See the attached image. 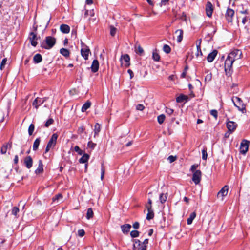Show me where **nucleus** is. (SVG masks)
<instances>
[{
	"label": "nucleus",
	"instance_id": "45",
	"mask_svg": "<svg viewBox=\"0 0 250 250\" xmlns=\"http://www.w3.org/2000/svg\"><path fill=\"white\" fill-rule=\"evenodd\" d=\"M130 235L132 238L137 237L139 235V232L137 230H132L130 232Z\"/></svg>",
	"mask_w": 250,
	"mask_h": 250
},
{
	"label": "nucleus",
	"instance_id": "10",
	"mask_svg": "<svg viewBox=\"0 0 250 250\" xmlns=\"http://www.w3.org/2000/svg\"><path fill=\"white\" fill-rule=\"evenodd\" d=\"M234 15V11L230 8H228L225 14V17L228 22L231 23L232 22Z\"/></svg>",
	"mask_w": 250,
	"mask_h": 250
},
{
	"label": "nucleus",
	"instance_id": "18",
	"mask_svg": "<svg viewBox=\"0 0 250 250\" xmlns=\"http://www.w3.org/2000/svg\"><path fill=\"white\" fill-rule=\"evenodd\" d=\"M99 66V63L97 60H93L91 66V71L93 73H95L98 71Z\"/></svg>",
	"mask_w": 250,
	"mask_h": 250
},
{
	"label": "nucleus",
	"instance_id": "56",
	"mask_svg": "<svg viewBox=\"0 0 250 250\" xmlns=\"http://www.w3.org/2000/svg\"><path fill=\"white\" fill-rule=\"evenodd\" d=\"M144 108L145 107L143 104H139L136 106V109L138 110L142 111Z\"/></svg>",
	"mask_w": 250,
	"mask_h": 250
},
{
	"label": "nucleus",
	"instance_id": "55",
	"mask_svg": "<svg viewBox=\"0 0 250 250\" xmlns=\"http://www.w3.org/2000/svg\"><path fill=\"white\" fill-rule=\"evenodd\" d=\"M211 78H212V75L211 73H209V74H207L206 76V77L205 78V81L209 82L211 80Z\"/></svg>",
	"mask_w": 250,
	"mask_h": 250
},
{
	"label": "nucleus",
	"instance_id": "28",
	"mask_svg": "<svg viewBox=\"0 0 250 250\" xmlns=\"http://www.w3.org/2000/svg\"><path fill=\"white\" fill-rule=\"evenodd\" d=\"M100 130H101V126H100V124H99L98 123H96L95 125L94 129V137H96V136L98 135V133L100 132Z\"/></svg>",
	"mask_w": 250,
	"mask_h": 250
},
{
	"label": "nucleus",
	"instance_id": "23",
	"mask_svg": "<svg viewBox=\"0 0 250 250\" xmlns=\"http://www.w3.org/2000/svg\"><path fill=\"white\" fill-rule=\"evenodd\" d=\"M62 200V195L61 194L56 195L53 198V202L56 203L61 202Z\"/></svg>",
	"mask_w": 250,
	"mask_h": 250
},
{
	"label": "nucleus",
	"instance_id": "34",
	"mask_svg": "<svg viewBox=\"0 0 250 250\" xmlns=\"http://www.w3.org/2000/svg\"><path fill=\"white\" fill-rule=\"evenodd\" d=\"M93 211L91 208H89L87 209V213H86V218L87 219H90L93 217Z\"/></svg>",
	"mask_w": 250,
	"mask_h": 250
},
{
	"label": "nucleus",
	"instance_id": "22",
	"mask_svg": "<svg viewBox=\"0 0 250 250\" xmlns=\"http://www.w3.org/2000/svg\"><path fill=\"white\" fill-rule=\"evenodd\" d=\"M43 164L42 163V161L41 160H40L39 161V166L38 168L35 170V173L37 174L41 173L43 172Z\"/></svg>",
	"mask_w": 250,
	"mask_h": 250
},
{
	"label": "nucleus",
	"instance_id": "58",
	"mask_svg": "<svg viewBox=\"0 0 250 250\" xmlns=\"http://www.w3.org/2000/svg\"><path fill=\"white\" fill-rule=\"evenodd\" d=\"M78 235L80 237H83L85 234V232L83 229H80L78 231Z\"/></svg>",
	"mask_w": 250,
	"mask_h": 250
},
{
	"label": "nucleus",
	"instance_id": "8",
	"mask_svg": "<svg viewBox=\"0 0 250 250\" xmlns=\"http://www.w3.org/2000/svg\"><path fill=\"white\" fill-rule=\"evenodd\" d=\"M228 190L229 186L228 185L224 186L218 192L217 198H220L221 200H223L224 197L227 195Z\"/></svg>",
	"mask_w": 250,
	"mask_h": 250
},
{
	"label": "nucleus",
	"instance_id": "16",
	"mask_svg": "<svg viewBox=\"0 0 250 250\" xmlns=\"http://www.w3.org/2000/svg\"><path fill=\"white\" fill-rule=\"evenodd\" d=\"M218 51L216 50H214L212 52L210 53L207 56V61L208 62H211L213 61L216 57Z\"/></svg>",
	"mask_w": 250,
	"mask_h": 250
},
{
	"label": "nucleus",
	"instance_id": "24",
	"mask_svg": "<svg viewBox=\"0 0 250 250\" xmlns=\"http://www.w3.org/2000/svg\"><path fill=\"white\" fill-rule=\"evenodd\" d=\"M42 61V55L40 54H36L33 57V61L35 63H38Z\"/></svg>",
	"mask_w": 250,
	"mask_h": 250
},
{
	"label": "nucleus",
	"instance_id": "25",
	"mask_svg": "<svg viewBox=\"0 0 250 250\" xmlns=\"http://www.w3.org/2000/svg\"><path fill=\"white\" fill-rule=\"evenodd\" d=\"M196 214L195 212H192L189 216V217L187 219V224L190 225L192 223L193 220L196 217Z\"/></svg>",
	"mask_w": 250,
	"mask_h": 250
},
{
	"label": "nucleus",
	"instance_id": "36",
	"mask_svg": "<svg viewBox=\"0 0 250 250\" xmlns=\"http://www.w3.org/2000/svg\"><path fill=\"white\" fill-rule=\"evenodd\" d=\"M152 58L155 61H159L160 59L159 54L156 52H153L152 54Z\"/></svg>",
	"mask_w": 250,
	"mask_h": 250
},
{
	"label": "nucleus",
	"instance_id": "38",
	"mask_svg": "<svg viewBox=\"0 0 250 250\" xmlns=\"http://www.w3.org/2000/svg\"><path fill=\"white\" fill-rule=\"evenodd\" d=\"M117 29L113 25L110 26V34L112 36H114L116 34Z\"/></svg>",
	"mask_w": 250,
	"mask_h": 250
},
{
	"label": "nucleus",
	"instance_id": "14",
	"mask_svg": "<svg viewBox=\"0 0 250 250\" xmlns=\"http://www.w3.org/2000/svg\"><path fill=\"white\" fill-rule=\"evenodd\" d=\"M120 61L122 64H123V61L125 62V66L128 67L130 65V57L128 54H125L124 55H122L120 58Z\"/></svg>",
	"mask_w": 250,
	"mask_h": 250
},
{
	"label": "nucleus",
	"instance_id": "61",
	"mask_svg": "<svg viewBox=\"0 0 250 250\" xmlns=\"http://www.w3.org/2000/svg\"><path fill=\"white\" fill-rule=\"evenodd\" d=\"M148 243V239H145L144 242H143V245L144 246H142V247H145L146 248Z\"/></svg>",
	"mask_w": 250,
	"mask_h": 250
},
{
	"label": "nucleus",
	"instance_id": "42",
	"mask_svg": "<svg viewBox=\"0 0 250 250\" xmlns=\"http://www.w3.org/2000/svg\"><path fill=\"white\" fill-rule=\"evenodd\" d=\"M187 98V96L184 95H181L177 98L176 101L177 102L180 103L186 100Z\"/></svg>",
	"mask_w": 250,
	"mask_h": 250
},
{
	"label": "nucleus",
	"instance_id": "48",
	"mask_svg": "<svg viewBox=\"0 0 250 250\" xmlns=\"http://www.w3.org/2000/svg\"><path fill=\"white\" fill-rule=\"evenodd\" d=\"M199 167L198 164H194L192 165L190 168V171H191L192 173L194 172V171H196V169Z\"/></svg>",
	"mask_w": 250,
	"mask_h": 250
},
{
	"label": "nucleus",
	"instance_id": "62",
	"mask_svg": "<svg viewBox=\"0 0 250 250\" xmlns=\"http://www.w3.org/2000/svg\"><path fill=\"white\" fill-rule=\"evenodd\" d=\"M127 72H128V73L130 75V79H131L133 77V76H134V74H133V71L131 69H128L127 70Z\"/></svg>",
	"mask_w": 250,
	"mask_h": 250
},
{
	"label": "nucleus",
	"instance_id": "54",
	"mask_svg": "<svg viewBox=\"0 0 250 250\" xmlns=\"http://www.w3.org/2000/svg\"><path fill=\"white\" fill-rule=\"evenodd\" d=\"M173 110L170 108L166 107V112L169 115H171L173 113Z\"/></svg>",
	"mask_w": 250,
	"mask_h": 250
},
{
	"label": "nucleus",
	"instance_id": "12",
	"mask_svg": "<svg viewBox=\"0 0 250 250\" xmlns=\"http://www.w3.org/2000/svg\"><path fill=\"white\" fill-rule=\"evenodd\" d=\"M226 125L229 131L233 132L235 130L237 126V124L234 122L228 121L227 122Z\"/></svg>",
	"mask_w": 250,
	"mask_h": 250
},
{
	"label": "nucleus",
	"instance_id": "4",
	"mask_svg": "<svg viewBox=\"0 0 250 250\" xmlns=\"http://www.w3.org/2000/svg\"><path fill=\"white\" fill-rule=\"evenodd\" d=\"M58 137V135L57 133L53 134L47 144L45 153L48 152L51 148H53L55 146Z\"/></svg>",
	"mask_w": 250,
	"mask_h": 250
},
{
	"label": "nucleus",
	"instance_id": "49",
	"mask_svg": "<svg viewBox=\"0 0 250 250\" xmlns=\"http://www.w3.org/2000/svg\"><path fill=\"white\" fill-rule=\"evenodd\" d=\"M105 173V169L104 167V164H102L101 165V179L102 180L104 179V175Z\"/></svg>",
	"mask_w": 250,
	"mask_h": 250
},
{
	"label": "nucleus",
	"instance_id": "53",
	"mask_svg": "<svg viewBox=\"0 0 250 250\" xmlns=\"http://www.w3.org/2000/svg\"><path fill=\"white\" fill-rule=\"evenodd\" d=\"M177 159V157L176 156H173L172 155H170L169 156L168 158H167V160L169 162V163H171L173 162H174Z\"/></svg>",
	"mask_w": 250,
	"mask_h": 250
},
{
	"label": "nucleus",
	"instance_id": "60",
	"mask_svg": "<svg viewBox=\"0 0 250 250\" xmlns=\"http://www.w3.org/2000/svg\"><path fill=\"white\" fill-rule=\"evenodd\" d=\"M139 223L138 222H135L133 224V227L135 229H138L139 228Z\"/></svg>",
	"mask_w": 250,
	"mask_h": 250
},
{
	"label": "nucleus",
	"instance_id": "9",
	"mask_svg": "<svg viewBox=\"0 0 250 250\" xmlns=\"http://www.w3.org/2000/svg\"><path fill=\"white\" fill-rule=\"evenodd\" d=\"M249 142L247 140H243L240 146V152L242 154H245L248 150Z\"/></svg>",
	"mask_w": 250,
	"mask_h": 250
},
{
	"label": "nucleus",
	"instance_id": "59",
	"mask_svg": "<svg viewBox=\"0 0 250 250\" xmlns=\"http://www.w3.org/2000/svg\"><path fill=\"white\" fill-rule=\"evenodd\" d=\"M84 130V127L81 126V127L78 128V132L79 134H82V133H83V132Z\"/></svg>",
	"mask_w": 250,
	"mask_h": 250
},
{
	"label": "nucleus",
	"instance_id": "63",
	"mask_svg": "<svg viewBox=\"0 0 250 250\" xmlns=\"http://www.w3.org/2000/svg\"><path fill=\"white\" fill-rule=\"evenodd\" d=\"M146 207L147 210H153L152 208V204H146Z\"/></svg>",
	"mask_w": 250,
	"mask_h": 250
},
{
	"label": "nucleus",
	"instance_id": "5",
	"mask_svg": "<svg viewBox=\"0 0 250 250\" xmlns=\"http://www.w3.org/2000/svg\"><path fill=\"white\" fill-rule=\"evenodd\" d=\"M242 55V53L240 50L234 49L228 54V57L234 62L240 59L241 58Z\"/></svg>",
	"mask_w": 250,
	"mask_h": 250
},
{
	"label": "nucleus",
	"instance_id": "11",
	"mask_svg": "<svg viewBox=\"0 0 250 250\" xmlns=\"http://www.w3.org/2000/svg\"><path fill=\"white\" fill-rule=\"evenodd\" d=\"M28 39L30 41L31 44L33 46H36V45L38 44V42L37 35L35 33H34L33 32H30L28 37Z\"/></svg>",
	"mask_w": 250,
	"mask_h": 250
},
{
	"label": "nucleus",
	"instance_id": "57",
	"mask_svg": "<svg viewBox=\"0 0 250 250\" xmlns=\"http://www.w3.org/2000/svg\"><path fill=\"white\" fill-rule=\"evenodd\" d=\"M136 51L137 53L140 54H142L144 52V50L140 46H138L137 47Z\"/></svg>",
	"mask_w": 250,
	"mask_h": 250
},
{
	"label": "nucleus",
	"instance_id": "2",
	"mask_svg": "<svg viewBox=\"0 0 250 250\" xmlns=\"http://www.w3.org/2000/svg\"><path fill=\"white\" fill-rule=\"evenodd\" d=\"M232 101L234 105L239 111H241L243 113H246V106L241 98L238 97H233L232 98Z\"/></svg>",
	"mask_w": 250,
	"mask_h": 250
},
{
	"label": "nucleus",
	"instance_id": "30",
	"mask_svg": "<svg viewBox=\"0 0 250 250\" xmlns=\"http://www.w3.org/2000/svg\"><path fill=\"white\" fill-rule=\"evenodd\" d=\"M60 53L65 57H68L70 55L69 51L66 48H62L60 49Z\"/></svg>",
	"mask_w": 250,
	"mask_h": 250
},
{
	"label": "nucleus",
	"instance_id": "32",
	"mask_svg": "<svg viewBox=\"0 0 250 250\" xmlns=\"http://www.w3.org/2000/svg\"><path fill=\"white\" fill-rule=\"evenodd\" d=\"M20 210L19 208L17 207H14L12 208L11 210V213L12 215L15 216V218H18V213L19 212Z\"/></svg>",
	"mask_w": 250,
	"mask_h": 250
},
{
	"label": "nucleus",
	"instance_id": "37",
	"mask_svg": "<svg viewBox=\"0 0 250 250\" xmlns=\"http://www.w3.org/2000/svg\"><path fill=\"white\" fill-rule=\"evenodd\" d=\"M165 116L164 114H161L157 117L158 122L160 124H162L165 121Z\"/></svg>",
	"mask_w": 250,
	"mask_h": 250
},
{
	"label": "nucleus",
	"instance_id": "26",
	"mask_svg": "<svg viewBox=\"0 0 250 250\" xmlns=\"http://www.w3.org/2000/svg\"><path fill=\"white\" fill-rule=\"evenodd\" d=\"M91 104V102L89 101H87L83 105V106L82 107L81 111L83 112H85L87 109H88L90 107Z\"/></svg>",
	"mask_w": 250,
	"mask_h": 250
},
{
	"label": "nucleus",
	"instance_id": "52",
	"mask_svg": "<svg viewBox=\"0 0 250 250\" xmlns=\"http://www.w3.org/2000/svg\"><path fill=\"white\" fill-rule=\"evenodd\" d=\"M74 150L75 152H77L79 155H82L83 151L80 149V147L76 146L74 147Z\"/></svg>",
	"mask_w": 250,
	"mask_h": 250
},
{
	"label": "nucleus",
	"instance_id": "33",
	"mask_svg": "<svg viewBox=\"0 0 250 250\" xmlns=\"http://www.w3.org/2000/svg\"><path fill=\"white\" fill-rule=\"evenodd\" d=\"M94 15V13L93 10H86L84 14V18H88V16H90L91 17H93Z\"/></svg>",
	"mask_w": 250,
	"mask_h": 250
},
{
	"label": "nucleus",
	"instance_id": "50",
	"mask_svg": "<svg viewBox=\"0 0 250 250\" xmlns=\"http://www.w3.org/2000/svg\"><path fill=\"white\" fill-rule=\"evenodd\" d=\"M210 114L213 116L216 119L218 117V112L216 110L213 109L210 111Z\"/></svg>",
	"mask_w": 250,
	"mask_h": 250
},
{
	"label": "nucleus",
	"instance_id": "6",
	"mask_svg": "<svg viewBox=\"0 0 250 250\" xmlns=\"http://www.w3.org/2000/svg\"><path fill=\"white\" fill-rule=\"evenodd\" d=\"M202 172L200 170H196L193 173L192 180L195 185H198L201 182Z\"/></svg>",
	"mask_w": 250,
	"mask_h": 250
},
{
	"label": "nucleus",
	"instance_id": "46",
	"mask_svg": "<svg viewBox=\"0 0 250 250\" xmlns=\"http://www.w3.org/2000/svg\"><path fill=\"white\" fill-rule=\"evenodd\" d=\"M7 58H4L0 63V69L2 70L5 67V65L7 62Z\"/></svg>",
	"mask_w": 250,
	"mask_h": 250
},
{
	"label": "nucleus",
	"instance_id": "43",
	"mask_svg": "<svg viewBox=\"0 0 250 250\" xmlns=\"http://www.w3.org/2000/svg\"><path fill=\"white\" fill-rule=\"evenodd\" d=\"M34 125L33 124H30L28 128V134L30 136L32 135L34 130Z\"/></svg>",
	"mask_w": 250,
	"mask_h": 250
},
{
	"label": "nucleus",
	"instance_id": "20",
	"mask_svg": "<svg viewBox=\"0 0 250 250\" xmlns=\"http://www.w3.org/2000/svg\"><path fill=\"white\" fill-rule=\"evenodd\" d=\"M131 228V226L128 224H125L121 226L122 231L124 234L127 233L129 231Z\"/></svg>",
	"mask_w": 250,
	"mask_h": 250
},
{
	"label": "nucleus",
	"instance_id": "31",
	"mask_svg": "<svg viewBox=\"0 0 250 250\" xmlns=\"http://www.w3.org/2000/svg\"><path fill=\"white\" fill-rule=\"evenodd\" d=\"M40 139L39 138H37L35 140V141L33 143V150L36 151L38 149V147L40 145Z\"/></svg>",
	"mask_w": 250,
	"mask_h": 250
},
{
	"label": "nucleus",
	"instance_id": "41",
	"mask_svg": "<svg viewBox=\"0 0 250 250\" xmlns=\"http://www.w3.org/2000/svg\"><path fill=\"white\" fill-rule=\"evenodd\" d=\"M96 146V144L92 142L91 141H89L87 144V147L91 149H94Z\"/></svg>",
	"mask_w": 250,
	"mask_h": 250
},
{
	"label": "nucleus",
	"instance_id": "13",
	"mask_svg": "<svg viewBox=\"0 0 250 250\" xmlns=\"http://www.w3.org/2000/svg\"><path fill=\"white\" fill-rule=\"evenodd\" d=\"M213 11V5L211 3L208 1L206 5V13L207 16L211 17Z\"/></svg>",
	"mask_w": 250,
	"mask_h": 250
},
{
	"label": "nucleus",
	"instance_id": "51",
	"mask_svg": "<svg viewBox=\"0 0 250 250\" xmlns=\"http://www.w3.org/2000/svg\"><path fill=\"white\" fill-rule=\"evenodd\" d=\"M202 159L204 160H207L208 154L207 152V151L206 149H203L202 150Z\"/></svg>",
	"mask_w": 250,
	"mask_h": 250
},
{
	"label": "nucleus",
	"instance_id": "29",
	"mask_svg": "<svg viewBox=\"0 0 250 250\" xmlns=\"http://www.w3.org/2000/svg\"><path fill=\"white\" fill-rule=\"evenodd\" d=\"M167 193H166L165 194H164V193L160 194V195L159 196V200H160V202L162 204L164 203L167 201Z\"/></svg>",
	"mask_w": 250,
	"mask_h": 250
},
{
	"label": "nucleus",
	"instance_id": "39",
	"mask_svg": "<svg viewBox=\"0 0 250 250\" xmlns=\"http://www.w3.org/2000/svg\"><path fill=\"white\" fill-rule=\"evenodd\" d=\"M8 146V144H6L3 145L1 148V153L4 154L6 153Z\"/></svg>",
	"mask_w": 250,
	"mask_h": 250
},
{
	"label": "nucleus",
	"instance_id": "3",
	"mask_svg": "<svg viewBox=\"0 0 250 250\" xmlns=\"http://www.w3.org/2000/svg\"><path fill=\"white\" fill-rule=\"evenodd\" d=\"M234 61L227 56L224 64V68L226 74L227 76H229L232 72V64Z\"/></svg>",
	"mask_w": 250,
	"mask_h": 250
},
{
	"label": "nucleus",
	"instance_id": "27",
	"mask_svg": "<svg viewBox=\"0 0 250 250\" xmlns=\"http://www.w3.org/2000/svg\"><path fill=\"white\" fill-rule=\"evenodd\" d=\"M89 156L87 154H84L83 156L79 159V161L80 163H85L87 162L89 159Z\"/></svg>",
	"mask_w": 250,
	"mask_h": 250
},
{
	"label": "nucleus",
	"instance_id": "44",
	"mask_svg": "<svg viewBox=\"0 0 250 250\" xmlns=\"http://www.w3.org/2000/svg\"><path fill=\"white\" fill-rule=\"evenodd\" d=\"M163 51L166 53H169L171 51V48L168 45L165 44L163 46Z\"/></svg>",
	"mask_w": 250,
	"mask_h": 250
},
{
	"label": "nucleus",
	"instance_id": "19",
	"mask_svg": "<svg viewBox=\"0 0 250 250\" xmlns=\"http://www.w3.org/2000/svg\"><path fill=\"white\" fill-rule=\"evenodd\" d=\"M43 103V101H42V98H36L33 102V105L37 109L39 106Z\"/></svg>",
	"mask_w": 250,
	"mask_h": 250
},
{
	"label": "nucleus",
	"instance_id": "35",
	"mask_svg": "<svg viewBox=\"0 0 250 250\" xmlns=\"http://www.w3.org/2000/svg\"><path fill=\"white\" fill-rule=\"evenodd\" d=\"M148 213L146 215V219L150 220L154 217V212L153 210H147Z\"/></svg>",
	"mask_w": 250,
	"mask_h": 250
},
{
	"label": "nucleus",
	"instance_id": "1",
	"mask_svg": "<svg viewBox=\"0 0 250 250\" xmlns=\"http://www.w3.org/2000/svg\"><path fill=\"white\" fill-rule=\"evenodd\" d=\"M56 43V39L51 36H47L42 42L41 46L46 49H50L53 47Z\"/></svg>",
	"mask_w": 250,
	"mask_h": 250
},
{
	"label": "nucleus",
	"instance_id": "21",
	"mask_svg": "<svg viewBox=\"0 0 250 250\" xmlns=\"http://www.w3.org/2000/svg\"><path fill=\"white\" fill-rule=\"evenodd\" d=\"M60 30L64 34H67L70 32V27L66 24H62L60 26Z\"/></svg>",
	"mask_w": 250,
	"mask_h": 250
},
{
	"label": "nucleus",
	"instance_id": "47",
	"mask_svg": "<svg viewBox=\"0 0 250 250\" xmlns=\"http://www.w3.org/2000/svg\"><path fill=\"white\" fill-rule=\"evenodd\" d=\"M54 122V120L53 119L50 118L45 123V126L46 127H49L51 124H53Z\"/></svg>",
	"mask_w": 250,
	"mask_h": 250
},
{
	"label": "nucleus",
	"instance_id": "64",
	"mask_svg": "<svg viewBox=\"0 0 250 250\" xmlns=\"http://www.w3.org/2000/svg\"><path fill=\"white\" fill-rule=\"evenodd\" d=\"M18 161H19L18 156V155H15L14 159V163L17 164L18 163Z\"/></svg>",
	"mask_w": 250,
	"mask_h": 250
},
{
	"label": "nucleus",
	"instance_id": "17",
	"mask_svg": "<svg viewBox=\"0 0 250 250\" xmlns=\"http://www.w3.org/2000/svg\"><path fill=\"white\" fill-rule=\"evenodd\" d=\"M175 35L177 37V41L180 42L183 40V31L182 29H178L175 32Z\"/></svg>",
	"mask_w": 250,
	"mask_h": 250
},
{
	"label": "nucleus",
	"instance_id": "15",
	"mask_svg": "<svg viewBox=\"0 0 250 250\" xmlns=\"http://www.w3.org/2000/svg\"><path fill=\"white\" fill-rule=\"evenodd\" d=\"M24 164L26 167L29 169L32 167L33 160L30 156L26 157L24 160Z\"/></svg>",
	"mask_w": 250,
	"mask_h": 250
},
{
	"label": "nucleus",
	"instance_id": "40",
	"mask_svg": "<svg viewBox=\"0 0 250 250\" xmlns=\"http://www.w3.org/2000/svg\"><path fill=\"white\" fill-rule=\"evenodd\" d=\"M202 40L201 39L198 40L196 42V46H197V50L198 51H200V54L201 56H202V52L201 49V43Z\"/></svg>",
	"mask_w": 250,
	"mask_h": 250
},
{
	"label": "nucleus",
	"instance_id": "7",
	"mask_svg": "<svg viewBox=\"0 0 250 250\" xmlns=\"http://www.w3.org/2000/svg\"><path fill=\"white\" fill-rule=\"evenodd\" d=\"M82 48L81 49V53L83 57L85 60L88 58V55L90 53V49L87 46L84 44L83 42L81 43Z\"/></svg>",
	"mask_w": 250,
	"mask_h": 250
}]
</instances>
